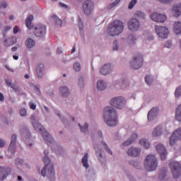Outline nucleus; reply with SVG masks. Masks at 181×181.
<instances>
[{"mask_svg":"<svg viewBox=\"0 0 181 181\" xmlns=\"http://www.w3.org/2000/svg\"><path fill=\"white\" fill-rule=\"evenodd\" d=\"M165 177H166V169L161 171L159 175L160 180H165Z\"/></svg>","mask_w":181,"mask_h":181,"instance_id":"obj_36","label":"nucleus"},{"mask_svg":"<svg viewBox=\"0 0 181 181\" xmlns=\"http://www.w3.org/2000/svg\"><path fill=\"white\" fill-rule=\"evenodd\" d=\"M156 151L159 153L161 160H165L166 156H168V151H166V148H165V146L162 144H158L156 146Z\"/></svg>","mask_w":181,"mask_h":181,"instance_id":"obj_15","label":"nucleus"},{"mask_svg":"<svg viewBox=\"0 0 181 181\" xmlns=\"http://www.w3.org/2000/svg\"><path fill=\"white\" fill-rule=\"evenodd\" d=\"M152 135L154 138L156 136H160V135H162V128L160 127H156L153 130Z\"/></svg>","mask_w":181,"mask_h":181,"instance_id":"obj_30","label":"nucleus"},{"mask_svg":"<svg viewBox=\"0 0 181 181\" xmlns=\"http://www.w3.org/2000/svg\"><path fill=\"white\" fill-rule=\"evenodd\" d=\"M139 144L140 145H143L146 148V149H148V148H150L151 146V144L149 143V141H148V140L145 139H141Z\"/></svg>","mask_w":181,"mask_h":181,"instance_id":"obj_32","label":"nucleus"},{"mask_svg":"<svg viewBox=\"0 0 181 181\" xmlns=\"http://www.w3.org/2000/svg\"><path fill=\"white\" fill-rule=\"evenodd\" d=\"M78 127H80L81 132H86V131H88V124L86 123L85 127H83L78 124Z\"/></svg>","mask_w":181,"mask_h":181,"instance_id":"obj_37","label":"nucleus"},{"mask_svg":"<svg viewBox=\"0 0 181 181\" xmlns=\"http://www.w3.org/2000/svg\"><path fill=\"white\" fill-rule=\"evenodd\" d=\"M6 84L8 87H11V86L12 85V82L9 79L6 78Z\"/></svg>","mask_w":181,"mask_h":181,"instance_id":"obj_52","label":"nucleus"},{"mask_svg":"<svg viewBox=\"0 0 181 181\" xmlns=\"http://www.w3.org/2000/svg\"><path fill=\"white\" fill-rule=\"evenodd\" d=\"M78 85L81 88H83V87H84V78H83V76H78Z\"/></svg>","mask_w":181,"mask_h":181,"instance_id":"obj_35","label":"nucleus"},{"mask_svg":"<svg viewBox=\"0 0 181 181\" xmlns=\"http://www.w3.org/2000/svg\"><path fill=\"white\" fill-rule=\"evenodd\" d=\"M138 138V134H136V133H134L130 139L124 141L123 143V146H129V145H131V144H133V142L135 141V139H136Z\"/></svg>","mask_w":181,"mask_h":181,"instance_id":"obj_22","label":"nucleus"},{"mask_svg":"<svg viewBox=\"0 0 181 181\" xmlns=\"http://www.w3.org/2000/svg\"><path fill=\"white\" fill-rule=\"evenodd\" d=\"M59 6H61L62 8H64L65 9L67 8V5L63 3H59Z\"/></svg>","mask_w":181,"mask_h":181,"instance_id":"obj_58","label":"nucleus"},{"mask_svg":"<svg viewBox=\"0 0 181 181\" xmlns=\"http://www.w3.org/2000/svg\"><path fill=\"white\" fill-rule=\"evenodd\" d=\"M11 50H12V52H16V50H18V47H12Z\"/></svg>","mask_w":181,"mask_h":181,"instance_id":"obj_63","label":"nucleus"},{"mask_svg":"<svg viewBox=\"0 0 181 181\" xmlns=\"http://www.w3.org/2000/svg\"><path fill=\"white\" fill-rule=\"evenodd\" d=\"M43 69H45V65L42 64L37 67V76L38 78H42V77H43Z\"/></svg>","mask_w":181,"mask_h":181,"instance_id":"obj_24","label":"nucleus"},{"mask_svg":"<svg viewBox=\"0 0 181 181\" xmlns=\"http://www.w3.org/2000/svg\"><path fill=\"white\" fill-rule=\"evenodd\" d=\"M165 47H167L168 49H170L172 47V42L170 41H168L165 43Z\"/></svg>","mask_w":181,"mask_h":181,"instance_id":"obj_49","label":"nucleus"},{"mask_svg":"<svg viewBox=\"0 0 181 181\" xmlns=\"http://www.w3.org/2000/svg\"><path fill=\"white\" fill-rule=\"evenodd\" d=\"M13 57L14 60H18V59H19V57L18 55H13Z\"/></svg>","mask_w":181,"mask_h":181,"instance_id":"obj_64","label":"nucleus"},{"mask_svg":"<svg viewBox=\"0 0 181 181\" xmlns=\"http://www.w3.org/2000/svg\"><path fill=\"white\" fill-rule=\"evenodd\" d=\"M32 21H33V15H30L25 20V25L28 29H32L33 28V25L32 24Z\"/></svg>","mask_w":181,"mask_h":181,"instance_id":"obj_25","label":"nucleus"},{"mask_svg":"<svg viewBox=\"0 0 181 181\" xmlns=\"http://www.w3.org/2000/svg\"><path fill=\"white\" fill-rule=\"evenodd\" d=\"M98 135L99 136L100 138H103V132H98Z\"/></svg>","mask_w":181,"mask_h":181,"instance_id":"obj_62","label":"nucleus"},{"mask_svg":"<svg viewBox=\"0 0 181 181\" xmlns=\"http://www.w3.org/2000/svg\"><path fill=\"white\" fill-rule=\"evenodd\" d=\"M31 122L34 129L40 132L43 139L45 141V144H47V145H49V144H53V138L49 134V132H46L45 127L36 121V117H35V116H31Z\"/></svg>","mask_w":181,"mask_h":181,"instance_id":"obj_3","label":"nucleus"},{"mask_svg":"<svg viewBox=\"0 0 181 181\" xmlns=\"http://www.w3.org/2000/svg\"><path fill=\"white\" fill-rule=\"evenodd\" d=\"M6 6H8V4L6 3H3L0 4V8H4V9H5Z\"/></svg>","mask_w":181,"mask_h":181,"instance_id":"obj_55","label":"nucleus"},{"mask_svg":"<svg viewBox=\"0 0 181 181\" xmlns=\"http://www.w3.org/2000/svg\"><path fill=\"white\" fill-rule=\"evenodd\" d=\"M151 18L154 22H160L161 23H163V22H165V21L168 19V18L166 17V15L161 14L156 12H154L151 15Z\"/></svg>","mask_w":181,"mask_h":181,"instance_id":"obj_12","label":"nucleus"},{"mask_svg":"<svg viewBox=\"0 0 181 181\" xmlns=\"http://www.w3.org/2000/svg\"><path fill=\"white\" fill-rule=\"evenodd\" d=\"M144 165L148 172H152V170H156V168H158V160L154 155H148L146 156Z\"/></svg>","mask_w":181,"mask_h":181,"instance_id":"obj_5","label":"nucleus"},{"mask_svg":"<svg viewBox=\"0 0 181 181\" xmlns=\"http://www.w3.org/2000/svg\"><path fill=\"white\" fill-rule=\"evenodd\" d=\"M97 87L98 90L103 91V90H105V88H107V83H105L104 81H98Z\"/></svg>","mask_w":181,"mask_h":181,"instance_id":"obj_26","label":"nucleus"},{"mask_svg":"<svg viewBox=\"0 0 181 181\" xmlns=\"http://www.w3.org/2000/svg\"><path fill=\"white\" fill-rule=\"evenodd\" d=\"M174 32L176 35H180L181 33V23L175 22L174 24Z\"/></svg>","mask_w":181,"mask_h":181,"instance_id":"obj_27","label":"nucleus"},{"mask_svg":"<svg viewBox=\"0 0 181 181\" xmlns=\"http://www.w3.org/2000/svg\"><path fill=\"white\" fill-rule=\"evenodd\" d=\"M161 4H168V2H170L172 0H159Z\"/></svg>","mask_w":181,"mask_h":181,"instance_id":"obj_57","label":"nucleus"},{"mask_svg":"<svg viewBox=\"0 0 181 181\" xmlns=\"http://www.w3.org/2000/svg\"><path fill=\"white\" fill-rule=\"evenodd\" d=\"M11 26L7 25V26H6V27L4 28V33H6V32H8V30H11Z\"/></svg>","mask_w":181,"mask_h":181,"instance_id":"obj_53","label":"nucleus"},{"mask_svg":"<svg viewBox=\"0 0 181 181\" xmlns=\"http://www.w3.org/2000/svg\"><path fill=\"white\" fill-rule=\"evenodd\" d=\"M136 4V0H132L129 4V9H132Z\"/></svg>","mask_w":181,"mask_h":181,"instance_id":"obj_43","label":"nucleus"},{"mask_svg":"<svg viewBox=\"0 0 181 181\" xmlns=\"http://www.w3.org/2000/svg\"><path fill=\"white\" fill-rule=\"evenodd\" d=\"M4 100H5V98H4V95L1 93H0V101H4Z\"/></svg>","mask_w":181,"mask_h":181,"instance_id":"obj_60","label":"nucleus"},{"mask_svg":"<svg viewBox=\"0 0 181 181\" xmlns=\"http://www.w3.org/2000/svg\"><path fill=\"white\" fill-rule=\"evenodd\" d=\"M57 53L58 54H62V48H58L57 50Z\"/></svg>","mask_w":181,"mask_h":181,"instance_id":"obj_61","label":"nucleus"},{"mask_svg":"<svg viewBox=\"0 0 181 181\" xmlns=\"http://www.w3.org/2000/svg\"><path fill=\"white\" fill-rule=\"evenodd\" d=\"M2 146H5V141L0 139V148H2Z\"/></svg>","mask_w":181,"mask_h":181,"instance_id":"obj_56","label":"nucleus"},{"mask_svg":"<svg viewBox=\"0 0 181 181\" xmlns=\"http://www.w3.org/2000/svg\"><path fill=\"white\" fill-rule=\"evenodd\" d=\"M18 26H15L13 28V33L14 35H16V33H18Z\"/></svg>","mask_w":181,"mask_h":181,"instance_id":"obj_59","label":"nucleus"},{"mask_svg":"<svg viewBox=\"0 0 181 181\" xmlns=\"http://www.w3.org/2000/svg\"><path fill=\"white\" fill-rule=\"evenodd\" d=\"M16 134H13L11 136V141L8 147V152H11V153H15V150L16 149Z\"/></svg>","mask_w":181,"mask_h":181,"instance_id":"obj_17","label":"nucleus"},{"mask_svg":"<svg viewBox=\"0 0 181 181\" xmlns=\"http://www.w3.org/2000/svg\"><path fill=\"white\" fill-rule=\"evenodd\" d=\"M60 92H61V94L62 95V97L69 96V88H67V87H61Z\"/></svg>","mask_w":181,"mask_h":181,"instance_id":"obj_31","label":"nucleus"},{"mask_svg":"<svg viewBox=\"0 0 181 181\" xmlns=\"http://www.w3.org/2000/svg\"><path fill=\"white\" fill-rule=\"evenodd\" d=\"M174 179H177L181 175V165L179 162L173 161L169 163Z\"/></svg>","mask_w":181,"mask_h":181,"instance_id":"obj_6","label":"nucleus"},{"mask_svg":"<svg viewBox=\"0 0 181 181\" xmlns=\"http://www.w3.org/2000/svg\"><path fill=\"white\" fill-rule=\"evenodd\" d=\"M144 64V58L141 54H137L133 58V60L130 62V66L135 70L141 69V66Z\"/></svg>","mask_w":181,"mask_h":181,"instance_id":"obj_7","label":"nucleus"},{"mask_svg":"<svg viewBox=\"0 0 181 181\" xmlns=\"http://www.w3.org/2000/svg\"><path fill=\"white\" fill-rule=\"evenodd\" d=\"M119 84L121 86V88H125L129 86L128 82L125 80L122 81Z\"/></svg>","mask_w":181,"mask_h":181,"instance_id":"obj_42","label":"nucleus"},{"mask_svg":"<svg viewBox=\"0 0 181 181\" xmlns=\"http://www.w3.org/2000/svg\"><path fill=\"white\" fill-rule=\"evenodd\" d=\"M52 19H53V21L56 22L57 25H58L59 26H62V21L60 20V18H57V16H52Z\"/></svg>","mask_w":181,"mask_h":181,"instance_id":"obj_34","label":"nucleus"},{"mask_svg":"<svg viewBox=\"0 0 181 181\" xmlns=\"http://www.w3.org/2000/svg\"><path fill=\"white\" fill-rule=\"evenodd\" d=\"M175 95V97H180V95H181V86L176 88Z\"/></svg>","mask_w":181,"mask_h":181,"instance_id":"obj_40","label":"nucleus"},{"mask_svg":"<svg viewBox=\"0 0 181 181\" xmlns=\"http://www.w3.org/2000/svg\"><path fill=\"white\" fill-rule=\"evenodd\" d=\"M155 30L159 37L161 39H168L169 30L166 27L156 25Z\"/></svg>","mask_w":181,"mask_h":181,"instance_id":"obj_9","label":"nucleus"},{"mask_svg":"<svg viewBox=\"0 0 181 181\" xmlns=\"http://www.w3.org/2000/svg\"><path fill=\"white\" fill-rule=\"evenodd\" d=\"M15 43H16V37H11L4 41V45L7 47L15 45Z\"/></svg>","mask_w":181,"mask_h":181,"instance_id":"obj_23","label":"nucleus"},{"mask_svg":"<svg viewBox=\"0 0 181 181\" xmlns=\"http://www.w3.org/2000/svg\"><path fill=\"white\" fill-rule=\"evenodd\" d=\"M129 40H132L133 42H135V40H136V38L134 35L129 36Z\"/></svg>","mask_w":181,"mask_h":181,"instance_id":"obj_54","label":"nucleus"},{"mask_svg":"<svg viewBox=\"0 0 181 181\" xmlns=\"http://www.w3.org/2000/svg\"><path fill=\"white\" fill-rule=\"evenodd\" d=\"M127 154L129 155V156H139V155L141 154V149L132 147L128 150Z\"/></svg>","mask_w":181,"mask_h":181,"instance_id":"obj_18","label":"nucleus"},{"mask_svg":"<svg viewBox=\"0 0 181 181\" xmlns=\"http://www.w3.org/2000/svg\"><path fill=\"white\" fill-rule=\"evenodd\" d=\"M36 43L33 40H32V38L27 39L25 42V46L28 47V49H32V47H34Z\"/></svg>","mask_w":181,"mask_h":181,"instance_id":"obj_28","label":"nucleus"},{"mask_svg":"<svg viewBox=\"0 0 181 181\" xmlns=\"http://www.w3.org/2000/svg\"><path fill=\"white\" fill-rule=\"evenodd\" d=\"M8 175H11V168L0 167V180H5Z\"/></svg>","mask_w":181,"mask_h":181,"instance_id":"obj_16","label":"nucleus"},{"mask_svg":"<svg viewBox=\"0 0 181 181\" xmlns=\"http://www.w3.org/2000/svg\"><path fill=\"white\" fill-rule=\"evenodd\" d=\"M100 73L103 76H107L109 73H111V64H106L100 69Z\"/></svg>","mask_w":181,"mask_h":181,"instance_id":"obj_20","label":"nucleus"},{"mask_svg":"<svg viewBox=\"0 0 181 181\" xmlns=\"http://www.w3.org/2000/svg\"><path fill=\"white\" fill-rule=\"evenodd\" d=\"M124 31V23L119 20L112 22L107 28V33L110 36H118Z\"/></svg>","mask_w":181,"mask_h":181,"instance_id":"obj_4","label":"nucleus"},{"mask_svg":"<svg viewBox=\"0 0 181 181\" xmlns=\"http://www.w3.org/2000/svg\"><path fill=\"white\" fill-rule=\"evenodd\" d=\"M45 158H43V162L45 163V167L41 171V175L46 176V170H47V175L50 181H54V167L53 165L50 164V158L47 156L49 155V151L45 150L44 151Z\"/></svg>","mask_w":181,"mask_h":181,"instance_id":"obj_2","label":"nucleus"},{"mask_svg":"<svg viewBox=\"0 0 181 181\" xmlns=\"http://www.w3.org/2000/svg\"><path fill=\"white\" fill-rule=\"evenodd\" d=\"M86 15H90L94 8V3L90 0H86L83 4Z\"/></svg>","mask_w":181,"mask_h":181,"instance_id":"obj_13","label":"nucleus"},{"mask_svg":"<svg viewBox=\"0 0 181 181\" xmlns=\"http://www.w3.org/2000/svg\"><path fill=\"white\" fill-rule=\"evenodd\" d=\"M145 81L146 84H148V86H151V84H152V82L153 81L152 80V77L151 76V75H147L145 77Z\"/></svg>","mask_w":181,"mask_h":181,"instance_id":"obj_33","label":"nucleus"},{"mask_svg":"<svg viewBox=\"0 0 181 181\" xmlns=\"http://www.w3.org/2000/svg\"><path fill=\"white\" fill-rule=\"evenodd\" d=\"M102 145L110 155H112V151H111V149H110V148H108V146L105 143H102Z\"/></svg>","mask_w":181,"mask_h":181,"instance_id":"obj_38","label":"nucleus"},{"mask_svg":"<svg viewBox=\"0 0 181 181\" xmlns=\"http://www.w3.org/2000/svg\"><path fill=\"white\" fill-rule=\"evenodd\" d=\"M110 105L117 110H122L125 105V99L122 96L114 98L110 100Z\"/></svg>","mask_w":181,"mask_h":181,"instance_id":"obj_8","label":"nucleus"},{"mask_svg":"<svg viewBox=\"0 0 181 181\" xmlns=\"http://www.w3.org/2000/svg\"><path fill=\"white\" fill-rule=\"evenodd\" d=\"M104 119L109 127H115L118 124L117 111L112 107H106L104 111Z\"/></svg>","mask_w":181,"mask_h":181,"instance_id":"obj_1","label":"nucleus"},{"mask_svg":"<svg viewBox=\"0 0 181 181\" xmlns=\"http://www.w3.org/2000/svg\"><path fill=\"white\" fill-rule=\"evenodd\" d=\"M129 29L132 32H136L139 29V21L136 18H132L129 21Z\"/></svg>","mask_w":181,"mask_h":181,"instance_id":"obj_14","label":"nucleus"},{"mask_svg":"<svg viewBox=\"0 0 181 181\" xmlns=\"http://www.w3.org/2000/svg\"><path fill=\"white\" fill-rule=\"evenodd\" d=\"M10 87H11V88H13V90H14V91H18V90H19V86H18V85H16V84H11V86Z\"/></svg>","mask_w":181,"mask_h":181,"instance_id":"obj_47","label":"nucleus"},{"mask_svg":"<svg viewBox=\"0 0 181 181\" xmlns=\"http://www.w3.org/2000/svg\"><path fill=\"white\" fill-rule=\"evenodd\" d=\"M78 25L80 30H83L84 29V25H83V21H81V18H78Z\"/></svg>","mask_w":181,"mask_h":181,"instance_id":"obj_44","label":"nucleus"},{"mask_svg":"<svg viewBox=\"0 0 181 181\" xmlns=\"http://www.w3.org/2000/svg\"><path fill=\"white\" fill-rule=\"evenodd\" d=\"M119 2H121V0H116L115 2L112 3V4L110 6H108V9H111V8H114V6H117V5H118V4H119Z\"/></svg>","mask_w":181,"mask_h":181,"instance_id":"obj_41","label":"nucleus"},{"mask_svg":"<svg viewBox=\"0 0 181 181\" xmlns=\"http://www.w3.org/2000/svg\"><path fill=\"white\" fill-rule=\"evenodd\" d=\"M74 69L75 71H80V70H81V66L80 65V64L76 62L74 64Z\"/></svg>","mask_w":181,"mask_h":181,"instance_id":"obj_39","label":"nucleus"},{"mask_svg":"<svg viewBox=\"0 0 181 181\" xmlns=\"http://www.w3.org/2000/svg\"><path fill=\"white\" fill-rule=\"evenodd\" d=\"M158 111H159V108L158 107H153L148 113V120L152 121L156 115H158Z\"/></svg>","mask_w":181,"mask_h":181,"instance_id":"obj_19","label":"nucleus"},{"mask_svg":"<svg viewBox=\"0 0 181 181\" xmlns=\"http://www.w3.org/2000/svg\"><path fill=\"white\" fill-rule=\"evenodd\" d=\"M29 105H30V108H31V110H36V104L30 102L29 103Z\"/></svg>","mask_w":181,"mask_h":181,"instance_id":"obj_51","label":"nucleus"},{"mask_svg":"<svg viewBox=\"0 0 181 181\" xmlns=\"http://www.w3.org/2000/svg\"><path fill=\"white\" fill-rule=\"evenodd\" d=\"M34 35L37 37H42L46 35V25L43 24H38L34 30Z\"/></svg>","mask_w":181,"mask_h":181,"instance_id":"obj_10","label":"nucleus"},{"mask_svg":"<svg viewBox=\"0 0 181 181\" xmlns=\"http://www.w3.org/2000/svg\"><path fill=\"white\" fill-rule=\"evenodd\" d=\"M181 139V129H178L175 131L174 134L171 135L170 137V146H173L177 141Z\"/></svg>","mask_w":181,"mask_h":181,"instance_id":"obj_11","label":"nucleus"},{"mask_svg":"<svg viewBox=\"0 0 181 181\" xmlns=\"http://www.w3.org/2000/svg\"><path fill=\"white\" fill-rule=\"evenodd\" d=\"M20 115H21V117H25V115H26V109L25 108H22L20 110Z\"/></svg>","mask_w":181,"mask_h":181,"instance_id":"obj_46","label":"nucleus"},{"mask_svg":"<svg viewBox=\"0 0 181 181\" xmlns=\"http://www.w3.org/2000/svg\"><path fill=\"white\" fill-rule=\"evenodd\" d=\"M172 13L174 16L177 18L181 15V4H177L173 6Z\"/></svg>","mask_w":181,"mask_h":181,"instance_id":"obj_21","label":"nucleus"},{"mask_svg":"<svg viewBox=\"0 0 181 181\" xmlns=\"http://www.w3.org/2000/svg\"><path fill=\"white\" fill-rule=\"evenodd\" d=\"M113 50H118V41L115 40L113 42Z\"/></svg>","mask_w":181,"mask_h":181,"instance_id":"obj_45","label":"nucleus"},{"mask_svg":"<svg viewBox=\"0 0 181 181\" xmlns=\"http://www.w3.org/2000/svg\"><path fill=\"white\" fill-rule=\"evenodd\" d=\"M22 138H25V136H30V133L26 130L24 133L21 134Z\"/></svg>","mask_w":181,"mask_h":181,"instance_id":"obj_50","label":"nucleus"},{"mask_svg":"<svg viewBox=\"0 0 181 181\" xmlns=\"http://www.w3.org/2000/svg\"><path fill=\"white\" fill-rule=\"evenodd\" d=\"M136 16H139V18H145V14L141 11L136 12Z\"/></svg>","mask_w":181,"mask_h":181,"instance_id":"obj_48","label":"nucleus"},{"mask_svg":"<svg viewBox=\"0 0 181 181\" xmlns=\"http://www.w3.org/2000/svg\"><path fill=\"white\" fill-rule=\"evenodd\" d=\"M82 163L83 165V167L86 168V169H88V153H85L84 156L82 158Z\"/></svg>","mask_w":181,"mask_h":181,"instance_id":"obj_29","label":"nucleus"}]
</instances>
